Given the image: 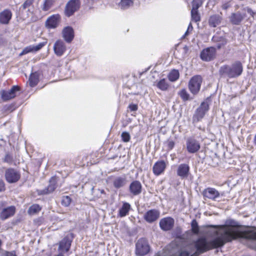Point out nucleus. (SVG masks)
I'll use <instances>...</instances> for the list:
<instances>
[{
    "instance_id": "f257e3e1",
    "label": "nucleus",
    "mask_w": 256,
    "mask_h": 256,
    "mask_svg": "<svg viewBox=\"0 0 256 256\" xmlns=\"http://www.w3.org/2000/svg\"><path fill=\"white\" fill-rule=\"evenodd\" d=\"M242 70V63L240 62H236L231 66L224 65L221 66L219 72L221 76H226L229 78H234L240 76Z\"/></svg>"
},
{
    "instance_id": "f03ea898",
    "label": "nucleus",
    "mask_w": 256,
    "mask_h": 256,
    "mask_svg": "<svg viewBox=\"0 0 256 256\" xmlns=\"http://www.w3.org/2000/svg\"><path fill=\"white\" fill-rule=\"evenodd\" d=\"M150 250V246L145 238L139 239L136 244L135 252L138 256H144L148 254Z\"/></svg>"
},
{
    "instance_id": "7ed1b4c3",
    "label": "nucleus",
    "mask_w": 256,
    "mask_h": 256,
    "mask_svg": "<svg viewBox=\"0 0 256 256\" xmlns=\"http://www.w3.org/2000/svg\"><path fill=\"white\" fill-rule=\"evenodd\" d=\"M20 94V88L18 86H14L8 90L0 91L1 98L4 101H8L15 98Z\"/></svg>"
},
{
    "instance_id": "20e7f679",
    "label": "nucleus",
    "mask_w": 256,
    "mask_h": 256,
    "mask_svg": "<svg viewBox=\"0 0 256 256\" xmlns=\"http://www.w3.org/2000/svg\"><path fill=\"white\" fill-rule=\"evenodd\" d=\"M209 110V105L206 102H202L200 106L196 109L193 116L194 122L200 120L204 116L206 113Z\"/></svg>"
},
{
    "instance_id": "39448f33",
    "label": "nucleus",
    "mask_w": 256,
    "mask_h": 256,
    "mask_svg": "<svg viewBox=\"0 0 256 256\" xmlns=\"http://www.w3.org/2000/svg\"><path fill=\"white\" fill-rule=\"evenodd\" d=\"M216 50L214 47H209L204 49L200 52V58L206 62L210 61L216 57Z\"/></svg>"
},
{
    "instance_id": "423d86ee",
    "label": "nucleus",
    "mask_w": 256,
    "mask_h": 256,
    "mask_svg": "<svg viewBox=\"0 0 256 256\" xmlns=\"http://www.w3.org/2000/svg\"><path fill=\"white\" fill-rule=\"evenodd\" d=\"M20 178V173L14 168H8L6 171L5 178L8 183H15L19 180Z\"/></svg>"
},
{
    "instance_id": "0eeeda50",
    "label": "nucleus",
    "mask_w": 256,
    "mask_h": 256,
    "mask_svg": "<svg viewBox=\"0 0 256 256\" xmlns=\"http://www.w3.org/2000/svg\"><path fill=\"white\" fill-rule=\"evenodd\" d=\"M80 6L79 0H70L66 5L65 14L70 17L72 16L75 12L78 10Z\"/></svg>"
},
{
    "instance_id": "6e6552de",
    "label": "nucleus",
    "mask_w": 256,
    "mask_h": 256,
    "mask_svg": "<svg viewBox=\"0 0 256 256\" xmlns=\"http://www.w3.org/2000/svg\"><path fill=\"white\" fill-rule=\"evenodd\" d=\"M186 149L188 152L194 154L200 148V144L194 138H188L186 142Z\"/></svg>"
},
{
    "instance_id": "1a4fd4ad",
    "label": "nucleus",
    "mask_w": 256,
    "mask_h": 256,
    "mask_svg": "<svg viewBox=\"0 0 256 256\" xmlns=\"http://www.w3.org/2000/svg\"><path fill=\"white\" fill-rule=\"evenodd\" d=\"M246 12L238 11L231 14L229 17L230 22L234 25H239L246 18Z\"/></svg>"
},
{
    "instance_id": "9d476101",
    "label": "nucleus",
    "mask_w": 256,
    "mask_h": 256,
    "mask_svg": "<svg viewBox=\"0 0 256 256\" xmlns=\"http://www.w3.org/2000/svg\"><path fill=\"white\" fill-rule=\"evenodd\" d=\"M160 216V212L156 209H152L146 212L144 215V220L148 223L156 222Z\"/></svg>"
},
{
    "instance_id": "9b49d317",
    "label": "nucleus",
    "mask_w": 256,
    "mask_h": 256,
    "mask_svg": "<svg viewBox=\"0 0 256 256\" xmlns=\"http://www.w3.org/2000/svg\"><path fill=\"white\" fill-rule=\"evenodd\" d=\"M174 220L170 217L164 218L160 221V226L164 231L170 230L174 225Z\"/></svg>"
},
{
    "instance_id": "f8f14e48",
    "label": "nucleus",
    "mask_w": 256,
    "mask_h": 256,
    "mask_svg": "<svg viewBox=\"0 0 256 256\" xmlns=\"http://www.w3.org/2000/svg\"><path fill=\"white\" fill-rule=\"evenodd\" d=\"M60 21V16L59 14H54L50 16L46 22V26L48 28H56Z\"/></svg>"
},
{
    "instance_id": "ddd939ff",
    "label": "nucleus",
    "mask_w": 256,
    "mask_h": 256,
    "mask_svg": "<svg viewBox=\"0 0 256 256\" xmlns=\"http://www.w3.org/2000/svg\"><path fill=\"white\" fill-rule=\"evenodd\" d=\"M129 190L133 196H138L142 193V185L138 180L132 181L130 184Z\"/></svg>"
},
{
    "instance_id": "4468645a",
    "label": "nucleus",
    "mask_w": 256,
    "mask_h": 256,
    "mask_svg": "<svg viewBox=\"0 0 256 256\" xmlns=\"http://www.w3.org/2000/svg\"><path fill=\"white\" fill-rule=\"evenodd\" d=\"M166 167V163L163 160L156 162L154 165L152 171L154 175L160 176L164 173Z\"/></svg>"
},
{
    "instance_id": "2eb2a0df",
    "label": "nucleus",
    "mask_w": 256,
    "mask_h": 256,
    "mask_svg": "<svg viewBox=\"0 0 256 256\" xmlns=\"http://www.w3.org/2000/svg\"><path fill=\"white\" fill-rule=\"evenodd\" d=\"M202 194L204 197L214 200H215L220 195V192L216 189L212 188H208L204 190Z\"/></svg>"
},
{
    "instance_id": "dca6fc26",
    "label": "nucleus",
    "mask_w": 256,
    "mask_h": 256,
    "mask_svg": "<svg viewBox=\"0 0 256 256\" xmlns=\"http://www.w3.org/2000/svg\"><path fill=\"white\" fill-rule=\"evenodd\" d=\"M46 44V42H40L36 46H29L26 47L20 54V56H22L28 54V52H36L40 50Z\"/></svg>"
},
{
    "instance_id": "f3484780",
    "label": "nucleus",
    "mask_w": 256,
    "mask_h": 256,
    "mask_svg": "<svg viewBox=\"0 0 256 256\" xmlns=\"http://www.w3.org/2000/svg\"><path fill=\"white\" fill-rule=\"evenodd\" d=\"M54 50L56 56H62L66 50V46L64 42L61 40H57L54 44Z\"/></svg>"
},
{
    "instance_id": "a211bd4d",
    "label": "nucleus",
    "mask_w": 256,
    "mask_h": 256,
    "mask_svg": "<svg viewBox=\"0 0 256 256\" xmlns=\"http://www.w3.org/2000/svg\"><path fill=\"white\" fill-rule=\"evenodd\" d=\"M190 172V166L186 164H180L177 170V174L184 178L188 176Z\"/></svg>"
},
{
    "instance_id": "6ab92c4d",
    "label": "nucleus",
    "mask_w": 256,
    "mask_h": 256,
    "mask_svg": "<svg viewBox=\"0 0 256 256\" xmlns=\"http://www.w3.org/2000/svg\"><path fill=\"white\" fill-rule=\"evenodd\" d=\"M16 208L14 206H10L2 209L0 217L2 220H5L14 216L15 213Z\"/></svg>"
},
{
    "instance_id": "aec40b11",
    "label": "nucleus",
    "mask_w": 256,
    "mask_h": 256,
    "mask_svg": "<svg viewBox=\"0 0 256 256\" xmlns=\"http://www.w3.org/2000/svg\"><path fill=\"white\" fill-rule=\"evenodd\" d=\"M12 13L8 9H6L0 12V22L2 24H8L12 18Z\"/></svg>"
},
{
    "instance_id": "412c9836",
    "label": "nucleus",
    "mask_w": 256,
    "mask_h": 256,
    "mask_svg": "<svg viewBox=\"0 0 256 256\" xmlns=\"http://www.w3.org/2000/svg\"><path fill=\"white\" fill-rule=\"evenodd\" d=\"M62 35L66 42H70L74 38V30L70 26H67L63 30Z\"/></svg>"
},
{
    "instance_id": "4be33fe9",
    "label": "nucleus",
    "mask_w": 256,
    "mask_h": 256,
    "mask_svg": "<svg viewBox=\"0 0 256 256\" xmlns=\"http://www.w3.org/2000/svg\"><path fill=\"white\" fill-rule=\"evenodd\" d=\"M71 246V241L68 238H64L60 242L59 244L58 250L60 251V252H68Z\"/></svg>"
},
{
    "instance_id": "5701e85b",
    "label": "nucleus",
    "mask_w": 256,
    "mask_h": 256,
    "mask_svg": "<svg viewBox=\"0 0 256 256\" xmlns=\"http://www.w3.org/2000/svg\"><path fill=\"white\" fill-rule=\"evenodd\" d=\"M56 178L52 177L50 180V184L48 186L41 191L40 194H46L52 192L56 188Z\"/></svg>"
},
{
    "instance_id": "b1692460",
    "label": "nucleus",
    "mask_w": 256,
    "mask_h": 256,
    "mask_svg": "<svg viewBox=\"0 0 256 256\" xmlns=\"http://www.w3.org/2000/svg\"><path fill=\"white\" fill-rule=\"evenodd\" d=\"M56 178L52 177L50 180V184L48 186L41 191L40 194H46L52 192L56 188Z\"/></svg>"
},
{
    "instance_id": "393cba45",
    "label": "nucleus",
    "mask_w": 256,
    "mask_h": 256,
    "mask_svg": "<svg viewBox=\"0 0 256 256\" xmlns=\"http://www.w3.org/2000/svg\"><path fill=\"white\" fill-rule=\"evenodd\" d=\"M131 208L130 204L127 202H123L122 205L118 210V216L122 218L128 214V212Z\"/></svg>"
},
{
    "instance_id": "a878e982",
    "label": "nucleus",
    "mask_w": 256,
    "mask_h": 256,
    "mask_svg": "<svg viewBox=\"0 0 256 256\" xmlns=\"http://www.w3.org/2000/svg\"><path fill=\"white\" fill-rule=\"evenodd\" d=\"M222 17L218 14L211 16L208 20V24L210 26L216 28L220 24L222 21Z\"/></svg>"
},
{
    "instance_id": "bb28decb",
    "label": "nucleus",
    "mask_w": 256,
    "mask_h": 256,
    "mask_svg": "<svg viewBox=\"0 0 256 256\" xmlns=\"http://www.w3.org/2000/svg\"><path fill=\"white\" fill-rule=\"evenodd\" d=\"M201 81H190L188 84V88L190 92L193 94H196L200 90Z\"/></svg>"
},
{
    "instance_id": "cd10ccee",
    "label": "nucleus",
    "mask_w": 256,
    "mask_h": 256,
    "mask_svg": "<svg viewBox=\"0 0 256 256\" xmlns=\"http://www.w3.org/2000/svg\"><path fill=\"white\" fill-rule=\"evenodd\" d=\"M126 182L125 176H118L114 178L113 180L114 186L118 189L125 186Z\"/></svg>"
},
{
    "instance_id": "c85d7f7f",
    "label": "nucleus",
    "mask_w": 256,
    "mask_h": 256,
    "mask_svg": "<svg viewBox=\"0 0 256 256\" xmlns=\"http://www.w3.org/2000/svg\"><path fill=\"white\" fill-rule=\"evenodd\" d=\"M56 0H44L40 6L41 10L46 12L48 11L54 5Z\"/></svg>"
},
{
    "instance_id": "c756f323",
    "label": "nucleus",
    "mask_w": 256,
    "mask_h": 256,
    "mask_svg": "<svg viewBox=\"0 0 256 256\" xmlns=\"http://www.w3.org/2000/svg\"><path fill=\"white\" fill-rule=\"evenodd\" d=\"M154 84L158 88L162 90H167L168 87V84L166 81H156L154 82Z\"/></svg>"
},
{
    "instance_id": "7c9ffc66",
    "label": "nucleus",
    "mask_w": 256,
    "mask_h": 256,
    "mask_svg": "<svg viewBox=\"0 0 256 256\" xmlns=\"http://www.w3.org/2000/svg\"><path fill=\"white\" fill-rule=\"evenodd\" d=\"M132 4L133 2L131 0H122L120 4V6L122 9H126L132 6Z\"/></svg>"
},
{
    "instance_id": "2f4dec72",
    "label": "nucleus",
    "mask_w": 256,
    "mask_h": 256,
    "mask_svg": "<svg viewBox=\"0 0 256 256\" xmlns=\"http://www.w3.org/2000/svg\"><path fill=\"white\" fill-rule=\"evenodd\" d=\"M40 207L38 204H32L30 207L28 209V212L30 214H34L40 212Z\"/></svg>"
},
{
    "instance_id": "473e14b6",
    "label": "nucleus",
    "mask_w": 256,
    "mask_h": 256,
    "mask_svg": "<svg viewBox=\"0 0 256 256\" xmlns=\"http://www.w3.org/2000/svg\"><path fill=\"white\" fill-rule=\"evenodd\" d=\"M180 74L178 70H173L168 74L169 80H177L179 78Z\"/></svg>"
},
{
    "instance_id": "72a5a7b5",
    "label": "nucleus",
    "mask_w": 256,
    "mask_h": 256,
    "mask_svg": "<svg viewBox=\"0 0 256 256\" xmlns=\"http://www.w3.org/2000/svg\"><path fill=\"white\" fill-rule=\"evenodd\" d=\"M202 0H193L192 10H198L199 8L202 6Z\"/></svg>"
},
{
    "instance_id": "f704fd0d",
    "label": "nucleus",
    "mask_w": 256,
    "mask_h": 256,
    "mask_svg": "<svg viewBox=\"0 0 256 256\" xmlns=\"http://www.w3.org/2000/svg\"><path fill=\"white\" fill-rule=\"evenodd\" d=\"M192 20L194 22H198L200 20V16L198 10H191Z\"/></svg>"
},
{
    "instance_id": "c9c22d12",
    "label": "nucleus",
    "mask_w": 256,
    "mask_h": 256,
    "mask_svg": "<svg viewBox=\"0 0 256 256\" xmlns=\"http://www.w3.org/2000/svg\"><path fill=\"white\" fill-rule=\"evenodd\" d=\"M72 199L69 196H66L62 197L61 204L63 206L66 207L70 205Z\"/></svg>"
},
{
    "instance_id": "e433bc0d",
    "label": "nucleus",
    "mask_w": 256,
    "mask_h": 256,
    "mask_svg": "<svg viewBox=\"0 0 256 256\" xmlns=\"http://www.w3.org/2000/svg\"><path fill=\"white\" fill-rule=\"evenodd\" d=\"M178 95L184 101L189 100L190 95L185 89H182L178 92Z\"/></svg>"
},
{
    "instance_id": "4c0bfd02",
    "label": "nucleus",
    "mask_w": 256,
    "mask_h": 256,
    "mask_svg": "<svg viewBox=\"0 0 256 256\" xmlns=\"http://www.w3.org/2000/svg\"><path fill=\"white\" fill-rule=\"evenodd\" d=\"M121 138L123 142H128L130 140V134L127 132H123L121 134Z\"/></svg>"
},
{
    "instance_id": "58836bf2",
    "label": "nucleus",
    "mask_w": 256,
    "mask_h": 256,
    "mask_svg": "<svg viewBox=\"0 0 256 256\" xmlns=\"http://www.w3.org/2000/svg\"><path fill=\"white\" fill-rule=\"evenodd\" d=\"M192 230L194 234H198L199 232L198 224L196 220H193L191 222Z\"/></svg>"
},
{
    "instance_id": "ea45409f",
    "label": "nucleus",
    "mask_w": 256,
    "mask_h": 256,
    "mask_svg": "<svg viewBox=\"0 0 256 256\" xmlns=\"http://www.w3.org/2000/svg\"><path fill=\"white\" fill-rule=\"evenodd\" d=\"M212 40L214 42H222V45H226L227 42V41L226 38L218 36H214L212 38Z\"/></svg>"
},
{
    "instance_id": "a19ab883",
    "label": "nucleus",
    "mask_w": 256,
    "mask_h": 256,
    "mask_svg": "<svg viewBox=\"0 0 256 256\" xmlns=\"http://www.w3.org/2000/svg\"><path fill=\"white\" fill-rule=\"evenodd\" d=\"M34 0H26L24 3L22 4V7L24 10L29 8L32 5Z\"/></svg>"
},
{
    "instance_id": "79ce46f5",
    "label": "nucleus",
    "mask_w": 256,
    "mask_h": 256,
    "mask_svg": "<svg viewBox=\"0 0 256 256\" xmlns=\"http://www.w3.org/2000/svg\"><path fill=\"white\" fill-rule=\"evenodd\" d=\"M243 12H247L248 14H249L252 18H254L255 14H256V12H254L252 9L248 6L244 7L242 8Z\"/></svg>"
},
{
    "instance_id": "37998d69",
    "label": "nucleus",
    "mask_w": 256,
    "mask_h": 256,
    "mask_svg": "<svg viewBox=\"0 0 256 256\" xmlns=\"http://www.w3.org/2000/svg\"><path fill=\"white\" fill-rule=\"evenodd\" d=\"M40 73L35 72L31 74L28 80H38L40 79Z\"/></svg>"
},
{
    "instance_id": "c03bdc74",
    "label": "nucleus",
    "mask_w": 256,
    "mask_h": 256,
    "mask_svg": "<svg viewBox=\"0 0 256 256\" xmlns=\"http://www.w3.org/2000/svg\"><path fill=\"white\" fill-rule=\"evenodd\" d=\"M0 256H16V254L14 250L12 252L4 251Z\"/></svg>"
},
{
    "instance_id": "a18cd8bd",
    "label": "nucleus",
    "mask_w": 256,
    "mask_h": 256,
    "mask_svg": "<svg viewBox=\"0 0 256 256\" xmlns=\"http://www.w3.org/2000/svg\"><path fill=\"white\" fill-rule=\"evenodd\" d=\"M12 156L8 154H6L4 156V162H6L8 163H10L12 162Z\"/></svg>"
},
{
    "instance_id": "49530a36",
    "label": "nucleus",
    "mask_w": 256,
    "mask_h": 256,
    "mask_svg": "<svg viewBox=\"0 0 256 256\" xmlns=\"http://www.w3.org/2000/svg\"><path fill=\"white\" fill-rule=\"evenodd\" d=\"M175 145V143L172 140H168L167 142V146L169 150H172Z\"/></svg>"
},
{
    "instance_id": "de8ad7c7",
    "label": "nucleus",
    "mask_w": 256,
    "mask_h": 256,
    "mask_svg": "<svg viewBox=\"0 0 256 256\" xmlns=\"http://www.w3.org/2000/svg\"><path fill=\"white\" fill-rule=\"evenodd\" d=\"M6 190L5 184L3 180H0V192H4Z\"/></svg>"
},
{
    "instance_id": "09e8293b",
    "label": "nucleus",
    "mask_w": 256,
    "mask_h": 256,
    "mask_svg": "<svg viewBox=\"0 0 256 256\" xmlns=\"http://www.w3.org/2000/svg\"><path fill=\"white\" fill-rule=\"evenodd\" d=\"M129 108L131 111H136L138 110V106L135 104H130L128 106Z\"/></svg>"
},
{
    "instance_id": "8fccbe9b",
    "label": "nucleus",
    "mask_w": 256,
    "mask_h": 256,
    "mask_svg": "<svg viewBox=\"0 0 256 256\" xmlns=\"http://www.w3.org/2000/svg\"><path fill=\"white\" fill-rule=\"evenodd\" d=\"M230 6V2H226L224 4H223L222 6V8L223 10H226Z\"/></svg>"
},
{
    "instance_id": "3c124183",
    "label": "nucleus",
    "mask_w": 256,
    "mask_h": 256,
    "mask_svg": "<svg viewBox=\"0 0 256 256\" xmlns=\"http://www.w3.org/2000/svg\"><path fill=\"white\" fill-rule=\"evenodd\" d=\"M192 29H193V27L192 26V24L191 23H190L188 25V26L186 32L184 34V36H188V34L189 30L192 31Z\"/></svg>"
},
{
    "instance_id": "603ef678",
    "label": "nucleus",
    "mask_w": 256,
    "mask_h": 256,
    "mask_svg": "<svg viewBox=\"0 0 256 256\" xmlns=\"http://www.w3.org/2000/svg\"><path fill=\"white\" fill-rule=\"evenodd\" d=\"M202 78L200 75H196L192 77L190 80H202Z\"/></svg>"
},
{
    "instance_id": "864d4df0",
    "label": "nucleus",
    "mask_w": 256,
    "mask_h": 256,
    "mask_svg": "<svg viewBox=\"0 0 256 256\" xmlns=\"http://www.w3.org/2000/svg\"><path fill=\"white\" fill-rule=\"evenodd\" d=\"M38 81H28V84L31 87H34L38 84Z\"/></svg>"
},
{
    "instance_id": "5fc2aeb1",
    "label": "nucleus",
    "mask_w": 256,
    "mask_h": 256,
    "mask_svg": "<svg viewBox=\"0 0 256 256\" xmlns=\"http://www.w3.org/2000/svg\"><path fill=\"white\" fill-rule=\"evenodd\" d=\"M220 43L218 44L217 45V48L218 49H220L222 46L224 45H222V42H220Z\"/></svg>"
},
{
    "instance_id": "6e6d98bb",
    "label": "nucleus",
    "mask_w": 256,
    "mask_h": 256,
    "mask_svg": "<svg viewBox=\"0 0 256 256\" xmlns=\"http://www.w3.org/2000/svg\"><path fill=\"white\" fill-rule=\"evenodd\" d=\"M253 144L256 146V134L254 135V138Z\"/></svg>"
},
{
    "instance_id": "4d7b16f0",
    "label": "nucleus",
    "mask_w": 256,
    "mask_h": 256,
    "mask_svg": "<svg viewBox=\"0 0 256 256\" xmlns=\"http://www.w3.org/2000/svg\"><path fill=\"white\" fill-rule=\"evenodd\" d=\"M101 194H104V190H98Z\"/></svg>"
},
{
    "instance_id": "13d9d810",
    "label": "nucleus",
    "mask_w": 256,
    "mask_h": 256,
    "mask_svg": "<svg viewBox=\"0 0 256 256\" xmlns=\"http://www.w3.org/2000/svg\"><path fill=\"white\" fill-rule=\"evenodd\" d=\"M56 256H64L62 252H60L58 255Z\"/></svg>"
},
{
    "instance_id": "bf43d9fd",
    "label": "nucleus",
    "mask_w": 256,
    "mask_h": 256,
    "mask_svg": "<svg viewBox=\"0 0 256 256\" xmlns=\"http://www.w3.org/2000/svg\"><path fill=\"white\" fill-rule=\"evenodd\" d=\"M212 226V228H214L215 229H216V227H217V226Z\"/></svg>"
}]
</instances>
